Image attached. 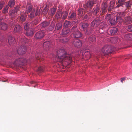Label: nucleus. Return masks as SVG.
Listing matches in <instances>:
<instances>
[{"mask_svg": "<svg viewBox=\"0 0 132 132\" xmlns=\"http://www.w3.org/2000/svg\"><path fill=\"white\" fill-rule=\"evenodd\" d=\"M57 56L56 55L57 61L62 62H67L69 63L71 62L72 56V54H67L64 50L60 49L57 52Z\"/></svg>", "mask_w": 132, "mask_h": 132, "instance_id": "1", "label": "nucleus"}, {"mask_svg": "<svg viewBox=\"0 0 132 132\" xmlns=\"http://www.w3.org/2000/svg\"><path fill=\"white\" fill-rule=\"evenodd\" d=\"M101 20L98 18H95L91 23V26L92 28L95 30L98 27V25L101 23Z\"/></svg>", "mask_w": 132, "mask_h": 132, "instance_id": "2", "label": "nucleus"}, {"mask_svg": "<svg viewBox=\"0 0 132 132\" xmlns=\"http://www.w3.org/2000/svg\"><path fill=\"white\" fill-rule=\"evenodd\" d=\"M107 27V25L105 23L101 22L100 26L97 28L95 30H97L100 34H102L104 31L105 29Z\"/></svg>", "mask_w": 132, "mask_h": 132, "instance_id": "3", "label": "nucleus"}, {"mask_svg": "<svg viewBox=\"0 0 132 132\" xmlns=\"http://www.w3.org/2000/svg\"><path fill=\"white\" fill-rule=\"evenodd\" d=\"M111 47L109 46H106L104 47L102 49L101 51L104 54H107L112 51Z\"/></svg>", "mask_w": 132, "mask_h": 132, "instance_id": "4", "label": "nucleus"}, {"mask_svg": "<svg viewBox=\"0 0 132 132\" xmlns=\"http://www.w3.org/2000/svg\"><path fill=\"white\" fill-rule=\"evenodd\" d=\"M31 12L30 14L28 15V16L30 19H32L35 16L39 15L40 12V10L38 9H37L36 10L35 9H33Z\"/></svg>", "mask_w": 132, "mask_h": 132, "instance_id": "5", "label": "nucleus"}, {"mask_svg": "<svg viewBox=\"0 0 132 132\" xmlns=\"http://www.w3.org/2000/svg\"><path fill=\"white\" fill-rule=\"evenodd\" d=\"M19 6H17L14 8L13 10L10 12V16L11 18L14 17L16 16L17 12L19 11Z\"/></svg>", "mask_w": 132, "mask_h": 132, "instance_id": "6", "label": "nucleus"}, {"mask_svg": "<svg viewBox=\"0 0 132 132\" xmlns=\"http://www.w3.org/2000/svg\"><path fill=\"white\" fill-rule=\"evenodd\" d=\"M18 53L20 55H22L26 52V47L24 45L21 46L19 47L17 50Z\"/></svg>", "mask_w": 132, "mask_h": 132, "instance_id": "7", "label": "nucleus"}, {"mask_svg": "<svg viewBox=\"0 0 132 132\" xmlns=\"http://www.w3.org/2000/svg\"><path fill=\"white\" fill-rule=\"evenodd\" d=\"M43 48L46 50H48L51 47V45L50 42L48 41H46L43 43L42 42Z\"/></svg>", "mask_w": 132, "mask_h": 132, "instance_id": "8", "label": "nucleus"}, {"mask_svg": "<svg viewBox=\"0 0 132 132\" xmlns=\"http://www.w3.org/2000/svg\"><path fill=\"white\" fill-rule=\"evenodd\" d=\"M72 43L73 46L78 48L80 47L82 45V42L79 39L74 40Z\"/></svg>", "mask_w": 132, "mask_h": 132, "instance_id": "9", "label": "nucleus"}, {"mask_svg": "<svg viewBox=\"0 0 132 132\" xmlns=\"http://www.w3.org/2000/svg\"><path fill=\"white\" fill-rule=\"evenodd\" d=\"M44 36V34L41 31H39L37 32L35 35L34 39H42Z\"/></svg>", "mask_w": 132, "mask_h": 132, "instance_id": "10", "label": "nucleus"}, {"mask_svg": "<svg viewBox=\"0 0 132 132\" xmlns=\"http://www.w3.org/2000/svg\"><path fill=\"white\" fill-rule=\"evenodd\" d=\"M72 35L73 37L74 38H78L81 37L82 34L81 33L78 31V30H76L72 32Z\"/></svg>", "mask_w": 132, "mask_h": 132, "instance_id": "11", "label": "nucleus"}, {"mask_svg": "<svg viewBox=\"0 0 132 132\" xmlns=\"http://www.w3.org/2000/svg\"><path fill=\"white\" fill-rule=\"evenodd\" d=\"M26 60L25 59L22 58H18L14 62V64L17 65H19L21 64L22 63L26 62Z\"/></svg>", "mask_w": 132, "mask_h": 132, "instance_id": "12", "label": "nucleus"}, {"mask_svg": "<svg viewBox=\"0 0 132 132\" xmlns=\"http://www.w3.org/2000/svg\"><path fill=\"white\" fill-rule=\"evenodd\" d=\"M125 13L124 12H119L117 14V16L116 17V19L117 21H119V20L120 22L122 21L121 17L124 16L125 15Z\"/></svg>", "mask_w": 132, "mask_h": 132, "instance_id": "13", "label": "nucleus"}, {"mask_svg": "<svg viewBox=\"0 0 132 132\" xmlns=\"http://www.w3.org/2000/svg\"><path fill=\"white\" fill-rule=\"evenodd\" d=\"M91 54L89 51H85L83 52L82 57L83 58H86V60L89 59L91 57Z\"/></svg>", "mask_w": 132, "mask_h": 132, "instance_id": "14", "label": "nucleus"}, {"mask_svg": "<svg viewBox=\"0 0 132 132\" xmlns=\"http://www.w3.org/2000/svg\"><path fill=\"white\" fill-rule=\"evenodd\" d=\"M34 57L37 59L39 60L40 59H43L44 57L42 53L37 52L34 54Z\"/></svg>", "mask_w": 132, "mask_h": 132, "instance_id": "15", "label": "nucleus"}, {"mask_svg": "<svg viewBox=\"0 0 132 132\" xmlns=\"http://www.w3.org/2000/svg\"><path fill=\"white\" fill-rule=\"evenodd\" d=\"M107 6L106 3L105 2L102 3L101 6V13L104 14L106 12Z\"/></svg>", "mask_w": 132, "mask_h": 132, "instance_id": "16", "label": "nucleus"}, {"mask_svg": "<svg viewBox=\"0 0 132 132\" xmlns=\"http://www.w3.org/2000/svg\"><path fill=\"white\" fill-rule=\"evenodd\" d=\"M110 40L111 43L113 44L118 43L121 41L119 38L117 37H114L111 38L110 39Z\"/></svg>", "mask_w": 132, "mask_h": 132, "instance_id": "17", "label": "nucleus"}, {"mask_svg": "<svg viewBox=\"0 0 132 132\" xmlns=\"http://www.w3.org/2000/svg\"><path fill=\"white\" fill-rule=\"evenodd\" d=\"M71 33L70 30L68 28L63 29L62 32V35L66 36H68L70 35Z\"/></svg>", "mask_w": 132, "mask_h": 132, "instance_id": "18", "label": "nucleus"}, {"mask_svg": "<svg viewBox=\"0 0 132 132\" xmlns=\"http://www.w3.org/2000/svg\"><path fill=\"white\" fill-rule=\"evenodd\" d=\"M100 7L97 5L94 7L93 9V13L95 15H98L99 14Z\"/></svg>", "mask_w": 132, "mask_h": 132, "instance_id": "19", "label": "nucleus"}, {"mask_svg": "<svg viewBox=\"0 0 132 132\" xmlns=\"http://www.w3.org/2000/svg\"><path fill=\"white\" fill-rule=\"evenodd\" d=\"M32 5L31 4H28L27 5L25 12L27 13H28L32 11Z\"/></svg>", "mask_w": 132, "mask_h": 132, "instance_id": "20", "label": "nucleus"}, {"mask_svg": "<svg viewBox=\"0 0 132 132\" xmlns=\"http://www.w3.org/2000/svg\"><path fill=\"white\" fill-rule=\"evenodd\" d=\"M95 3L93 1H88L85 5H84V6L85 7L86 6L87 7L90 8L92 7Z\"/></svg>", "mask_w": 132, "mask_h": 132, "instance_id": "21", "label": "nucleus"}, {"mask_svg": "<svg viewBox=\"0 0 132 132\" xmlns=\"http://www.w3.org/2000/svg\"><path fill=\"white\" fill-rule=\"evenodd\" d=\"M62 12L60 10H58L55 15V18L57 19H59L62 17Z\"/></svg>", "mask_w": 132, "mask_h": 132, "instance_id": "22", "label": "nucleus"}, {"mask_svg": "<svg viewBox=\"0 0 132 132\" xmlns=\"http://www.w3.org/2000/svg\"><path fill=\"white\" fill-rule=\"evenodd\" d=\"M8 28L7 24L3 22H0V29L3 30H6Z\"/></svg>", "mask_w": 132, "mask_h": 132, "instance_id": "23", "label": "nucleus"}, {"mask_svg": "<svg viewBox=\"0 0 132 132\" xmlns=\"http://www.w3.org/2000/svg\"><path fill=\"white\" fill-rule=\"evenodd\" d=\"M8 41L10 45H12L14 44L15 41L14 38L11 36H9L8 37Z\"/></svg>", "mask_w": 132, "mask_h": 132, "instance_id": "24", "label": "nucleus"}, {"mask_svg": "<svg viewBox=\"0 0 132 132\" xmlns=\"http://www.w3.org/2000/svg\"><path fill=\"white\" fill-rule=\"evenodd\" d=\"M118 31V29L116 27H113L111 28L109 30L110 34L113 35L116 34Z\"/></svg>", "mask_w": 132, "mask_h": 132, "instance_id": "25", "label": "nucleus"}, {"mask_svg": "<svg viewBox=\"0 0 132 132\" xmlns=\"http://www.w3.org/2000/svg\"><path fill=\"white\" fill-rule=\"evenodd\" d=\"M95 35H92L88 39V42L90 43H94L95 41Z\"/></svg>", "mask_w": 132, "mask_h": 132, "instance_id": "26", "label": "nucleus"}, {"mask_svg": "<svg viewBox=\"0 0 132 132\" xmlns=\"http://www.w3.org/2000/svg\"><path fill=\"white\" fill-rule=\"evenodd\" d=\"M80 27L84 30H85L88 27V24L87 23H81L80 24Z\"/></svg>", "mask_w": 132, "mask_h": 132, "instance_id": "27", "label": "nucleus"}, {"mask_svg": "<svg viewBox=\"0 0 132 132\" xmlns=\"http://www.w3.org/2000/svg\"><path fill=\"white\" fill-rule=\"evenodd\" d=\"M22 30L21 27L19 25H16L14 29V31L15 32H20Z\"/></svg>", "mask_w": 132, "mask_h": 132, "instance_id": "28", "label": "nucleus"}, {"mask_svg": "<svg viewBox=\"0 0 132 132\" xmlns=\"http://www.w3.org/2000/svg\"><path fill=\"white\" fill-rule=\"evenodd\" d=\"M68 17L69 19L71 20H75L76 18V14L75 12L72 13L71 14H69Z\"/></svg>", "mask_w": 132, "mask_h": 132, "instance_id": "29", "label": "nucleus"}, {"mask_svg": "<svg viewBox=\"0 0 132 132\" xmlns=\"http://www.w3.org/2000/svg\"><path fill=\"white\" fill-rule=\"evenodd\" d=\"M72 23L68 21H65L64 24V27L66 28L72 26Z\"/></svg>", "mask_w": 132, "mask_h": 132, "instance_id": "30", "label": "nucleus"}, {"mask_svg": "<svg viewBox=\"0 0 132 132\" xmlns=\"http://www.w3.org/2000/svg\"><path fill=\"white\" fill-rule=\"evenodd\" d=\"M25 33L26 35L28 36H32L34 33L33 30L31 29H29L26 31H25Z\"/></svg>", "mask_w": 132, "mask_h": 132, "instance_id": "31", "label": "nucleus"}, {"mask_svg": "<svg viewBox=\"0 0 132 132\" xmlns=\"http://www.w3.org/2000/svg\"><path fill=\"white\" fill-rule=\"evenodd\" d=\"M55 25L54 23L52 22L50 26L47 29V30L49 31H52Z\"/></svg>", "mask_w": 132, "mask_h": 132, "instance_id": "32", "label": "nucleus"}, {"mask_svg": "<svg viewBox=\"0 0 132 132\" xmlns=\"http://www.w3.org/2000/svg\"><path fill=\"white\" fill-rule=\"evenodd\" d=\"M70 39L69 37H64L60 39V41L64 43H65L68 42Z\"/></svg>", "mask_w": 132, "mask_h": 132, "instance_id": "33", "label": "nucleus"}, {"mask_svg": "<svg viewBox=\"0 0 132 132\" xmlns=\"http://www.w3.org/2000/svg\"><path fill=\"white\" fill-rule=\"evenodd\" d=\"M49 24V23L46 21H44L42 22L40 24V26L42 28H44L48 26Z\"/></svg>", "mask_w": 132, "mask_h": 132, "instance_id": "34", "label": "nucleus"}, {"mask_svg": "<svg viewBox=\"0 0 132 132\" xmlns=\"http://www.w3.org/2000/svg\"><path fill=\"white\" fill-rule=\"evenodd\" d=\"M94 29L91 28L86 30L85 33V34L86 35H90L93 32V31H94Z\"/></svg>", "mask_w": 132, "mask_h": 132, "instance_id": "35", "label": "nucleus"}, {"mask_svg": "<svg viewBox=\"0 0 132 132\" xmlns=\"http://www.w3.org/2000/svg\"><path fill=\"white\" fill-rule=\"evenodd\" d=\"M62 23L60 22L56 24L55 27L57 30H59L62 28Z\"/></svg>", "mask_w": 132, "mask_h": 132, "instance_id": "36", "label": "nucleus"}, {"mask_svg": "<svg viewBox=\"0 0 132 132\" xmlns=\"http://www.w3.org/2000/svg\"><path fill=\"white\" fill-rule=\"evenodd\" d=\"M131 22V19L129 17H127L125 19V23L126 24H129Z\"/></svg>", "mask_w": 132, "mask_h": 132, "instance_id": "37", "label": "nucleus"}, {"mask_svg": "<svg viewBox=\"0 0 132 132\" xmlns=\"http://www.w3.org/2000/svg\"><path fill=\"white\" fill-rule=\"evenodd\" d=\"M68 12L67 11H64L62 12V18L63 19H66L68 15Z\"/></svg>", "mask_w": 132, "mask_h": 132, "instance_id": "38", "label": "nucleus"}, {"mask_svg": "<svg viewBox=\"0 0 132 132\" xmlns=\"http://www.w3.org/2000/svg\"><path fill=\"white\" fill-rule=\"evenodd\" d=\"M126 39L128 40L132 39V34H128L126 35L125 36Z\"/></svg>", "mask_w": 132, "mask_h": 132, "instance_id": "39", "label": "nucleus"}, {"mask_svg": "<svg viewBox=\"0 0 132 132\" xmlns=\"http://www.w3.org/2000/svg\"><path fill=\"white\" fill-rule=\"evenodd\" d=\"M15 4V2L14 0H10L9 2L8 6H9L12 7Z\"/></svg>", "mask_w": 132, "mask_h": 132, "instance_id": "40", "label": "nucleus"}, {"mask_svg": "<svg viewBox=\"0 0 132 132\" xmlns=\"http://www.w3.org/2000/svg\"><path fill=\"white\" fill-rule=\"evenodd\" d=\"M78 15L80 16H82L83 15L84 12V9L81 8L78 10Z\"/></svg>", "mask_w": 132, "mask_h": 132, "instance_id": "41", "label": "nucleus"}, {"mask_svg": "<svg viewBox=\"0 0 132 132\" xmlns=\"http://www.w3.org/2000/svg\"><path fill=\"white\" fill-rule=\"evenodd\" d=\"M56 11V9L55 8H52L50 10V15H53L55 14Z\"/></svg>", "mask_w": 132, "mask_h": 132, "instance_id": "42", "label": "nucleus"}, {"mask_svg": "<svg viewBox=\"0 0 132 132\" xmlns=\"http://www.w3.org/2000/svg\"><path fill=\"white\" fill-rule=\"evenodd\" d=\"M109 22L111 25L114 24L116 23V21L115 20L114 18H112L109 21Z\"/></svg>", "mask_w": 132, "mask_h": 132, "instance_id": "43", "label": "nucleus"}, {"mask_svg": "<svg viewBox=\"0 0 132 132\" xmlns=\"http://www.w3.org/2000/svg\"><path fill=\"white\" fill-rule=\"evenodd\" d=\"M111 14H107L105 16V19L106 20L109 21L112 18H111Z\"/></svg>", "mask_w": 132, "mask_h": 132, "instance_id": "44", "label": "nucleus"}, {"mask_svg": "<svg viewBox=\"0 0 132 132\" xmlns=\"http://www.w3.org/2000/svg\"><path fill=\"white\" fill-rule=\"evenodd\" d=\"M132 5V2L129 1H128L126 3V6L127 7H131Z\"/></svg>", "mask_w": 132, "mask_h": 132, "instance_id": "45", "label": "nucleus"}, {"mask_svg": "<svg viewBox=\"0 0 132 132\" xmlns=\"http://www.w3.org/2000/svg\"><path fill=\"white\" fill-rule=\"evenodd\" d=\"M9 8V6H8V5H6L5 7H4V9L2 11L4 13H7L8 10Z\"/></svg>", "mask_w": 132, "mask_h": 132, "instance_id": "46", "label": "nucleus"}, {"mask_svg": "<svg viewBox=\"0 0 132 132\" xmlns=\"http://www.w3.org/2000/svg\"><path fill=\"white\" fill-rule=\"evenodd\" d=\"M27 17V15L24 14L21 15L20 17V19L22 21H24Z\"/></svg>", "mask_w": 132, "mask_h": 132, "instance_id": "47", "label": "nucleus"}, {"mask_svg": "<svg viewBox=\"0 0 132 132\" xmlns=\"http://www.w3.org/2000/svg\"><path fill=\"white\" fill-rule=\"evenodd\" d=\"M30 24L28 23H26L24 26V29L25 31L27 30H29L31 28H30Z\"/></svg>", "mask_w": 132, "mask_h": 132, "instance_id": "48", "label": "nucleus"}, {"mask_svg": "<svg viewBox=\"0 0 132 132\" xmlns=\"http://www.w3.org/2000/svg\"><path fill=\"white\" fill-rule=\"evenodd\" d=\"M39 22L38 20L36 19L33 21L31 22V25H34L37 24Z\"/></svg>", "mask_w": 132, "mask_h": 132, "instance_id": "49", "label": "nucleus"}, {"mask_svg": "<svg viewBox=\"0 0 132 132\" xmlns=\"http://www.w3.org/2000/svg\"><path fill=\"white\" fill-rule=\"evenodd\" d=\"M77 26L76 25H75L73 26L72 28L71 29V32H73L74 31L76 30H78L76 28L77 27Z\"/></svg>", "mask_w": 132, "mask_h": 132, "instance_id": "50", "label": "nucleus"}, {"mask_svg": "<svg viewBox=\"0 0 132 132\" xmlns=\"http://www.w3.org/2000/svg\"><path fill=\"white\" fill-rule=\"evenodd\" d=\"M48 10L46 6L44 9L43 10V13L45 14H46L48 12Z\"/></svg>", "mask_w": 132, "mask_h": 132, "instance_id": "51", "label": "nucleus"}, {"mask_svg": "<svg viewBox=\"0 0 132 132\" xmlns=\"http://www.w3.org/2000/svg\"><path fill=\"white\" fill-rule=\"evenodd\" d=\"M127 30L130 32H132V25H129L128 26Z\"/></svg>", "mask_w": 132, "mask_h": 132, "instance_id": "52", "label": "nucleus"}, {"mask_svg": "<svg viewBox=\"0 0 132 132\" xmlns=\"http://www.w3.org/2000/svg\"><path fill=\"white\" fill-rule=\"evenodd\" d=\"M44 67H39L38 69V71L40 72H42L43 71Z\"/></svg>", "mask_w": 132, "mask_h": 132, "instance_id": "53", "label": "nucleus"}, {"mask_svg": "<svg viewBox=\"0 0 132 132\" xmlns=\"http://www.w3.org/2000/svg\"><path fill=\"white\" fill-rule=\"evenodd\" d=\"M119 4L116 6V8L119 7L120 6L123 7V5H124L123 3H118Z\"/></svg>", "mask_w": 132, "mask_h": 132, "instance_id": "54", "label": "nucleus"}, {"mask_svg": "<svg viewBox=\"0 0 132 132\" xmlns=\"http://www.w3.org/2000/svg\"><path fill=\"white\" fill-rule=\"evenodd\" d=\"M110 5L112 7H113L114 5V4H115V2L113 1H111L110 2Z\"/></svg>", "mask_w": 132, "mask_h": 132, "instance_id": "55", "label": "nucleus"}, {"mask_svg": "<svg viewBox=\"0 0 132 132\" xmlns=\"http://www.w3.org/2000/svg\"><path fill=\"white\" fill-rule=\"evenodd\" d=\"M90 16L88 14H86L84 17V19L85 20H87L89 18Z\"/></svg>", "mask_w": 132, "mask_h": 132, "instance_id": "56", "label": "nucleus"}, {"mask_svg": "<svg viewBox=\"0 0 132 132\" xmlns=\"http://www.w3.org/2000/svg\"><path fill=\"white\" fill-rule=\"evenodd\" d=\"M25 39L24 38H21V39L20 40V43H23V42L24 43H25L26 42L25 41Z\"/></svg>", "mask_w": 132, "mask_h": 132, "instance_id": "57", "label": "nucleus"}, {"mask_svg": "<svg viewBox=\"0 0 132 132\" xmlns=\"http://www.w3.org/2000/svg\"><path fill=\"white\" fill-rule=\"evenodd\" d=\"M125 0H119L118 3H123L125 4Z\"/></svg>", "mask_w": 132, "mask_h": 132, "instance_id": "58", "label": "nucleus"}, {"mask_svg": "<svg viewBox=\"0 0 132 132\" xmlns=\"http://www.w3.org/2000/svg\"><path fill=\"white\" fill-rule=\"evenodd\" d=\"M4 3H3L0 2V10H1L3 7Z\"/></svg>", "mask_w": 132, "mask_h": 132, "instance_id": "59", "label": "nucleus"}, {"mask_svg": "<svg viewBox=\"0 0 132 132\" xmlns=\"http://www.w3.org/2000/svg\"><path fill=\"white\" fill-rule=\"evenodd\" d=\"M113 7H111V5H109V7L108 8V10L109 11H111V9L113 8Z\"/></svg>", "mask_w": 132, "mask_h": 132, "instance_id": "60", "label": "nucleus"}, {"mask_svg": "<svg viewBox=\"0 0 132 132\" xmlns=\"http://www.w3.org/2000/svg\"><path fill=\"white\" fill-rule=\"evenodd\" d=\"M125 79V77L122 78H121V82L123 83V81Z\"/></svg>", "mask_w": 132, "mask_h": 132, "instance_id": "61", "label": "nucleus"}, {"mask_svg": "<svg viewBox=\"0 0 132 132\" xmlns=\"http://www.w3.org/2000/svg\"><path fill=\"white\" fill-rule=\"evenodd\" d=\"M74 23L77 24L78 23V20H76L73 21Z\"/></svg>", "mask_w": 132, "mask_h": 132, "instance_id": "62", "label": "nucleus"}, {"mask_svg": "<svg viewBox=\"0 0 132 132\" xmlns=\"http://www.w3.org/2000/svg\"><path fill=\"white\" fill-rule=\"evenodd\" d=\"M1 19H0V21H1Z\"/></svg>", "mask_w": 132, "mask_h": 132, "instance_id": "63", "label": "nucleus"}]
</instances>
